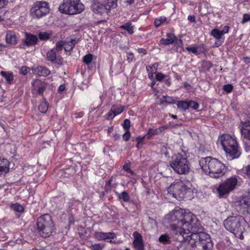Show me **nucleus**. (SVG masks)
I'll return each mask as SVG.
<instances>
[{
    "label": "nucleus",
    "instance_id": "1",
    "mask_svg": "<svg viewBox=\"0 0 250 250\" xmlns=\"http://www.w3.org/2000/svg\"><path fill=\"white\" fill-rule=\"evenodd\" d=\"M166 221L169 223L174 235L190 233L193 230H202V228L195 216L185 210L175 208L165 216Z\"/></svg>",
    "mask_w": 250,
    "mask_h": 250
},
{
    "label": "nucleus",
    "instance_id": "2",
    "mask_svg": "<svg viewBox=\"0 0 250 250\" xmlns=\"http://www.w3.org/2000/svg\"><path fill=\"white\" fill-rule=\"evenodd\" d=\"M175 238L181 243L178 250H211L213 243L210 236L202 230H193L190 233L174 235Z\"/></svg>",
    "mask_w": 250,
    "mask_h": 250
},
{
    "label": "nucleus",
    "instance_id": "3",
    "mask_svg": "<svg viewBox=\"0 0 250 250\" xmlns=\"http://www.w3.org/2000/svg\"><path fill=\"white\" fill-rule=\"evenodd\" d=\"M194 189L189 181L176 180L167 188V192L179 200H190L193 197Z\"/></svg>",
    "mask_w": 250,
    "mask_h": 250
},
{
    "label": "nucleus",
    "instance_id": "4",
    "mask_svg": "<svg viewBox=\"0 0 250 250\" xmlns=\"http://www.w3.org/2000/svg\"><path fill=\"white\" fill-rule=\"evenodd\" d=\"M199 165L205 173L213 178H219L226 172L225 166L216 158H202L199 161Z\"/></svg>",
    "mask_w": 250,
    "mask_h": 250
},
{
    "label": "nucleus",
    "instance_id": "5",
    "mask_svg": "<svg viewBox=\"0 0 250 250\" xmlns=\"http://www.w3.org/2000/svg\"><path fill=\"white\" fill-rule=\"evenodd\" d=\"M218 142L222 146L228 159L232 160L239 157L240 152L237 143L230 135L224 134L221 136Z\"/></svg>",
    "mask_w": 250,
    "mask_h": 250
},
{
    "label": "nucleus",
    "instance_id": "6",
    "mask_svg": "<svg viewBox=\"0 0 250 250\" xmlns=\"http://www.w3.org/2000/svg\"><path fill=\"white\" fill-rule=\"evenodd\" d=\"M170 166L174 171L180 175H187L190 169V163L182 154H178L172 157Z\"/></svg>",
    "mask_w": 250,
    "mask_h": 250
},
{
    "label": "nucleus",
    "instance_id": "7",
    "mask_svg": "<svg viewBox=\"0 0 250 250\" xmlns=\"http://www.w3.org/2000/svg\"><path fill=\"white\" fill-rule=\"evenodd\" d=\"M84 9V5L80 0H64L59 7L61 13L72 15L80 14Z\"/></svg>",
    "mask_w": 250,
    "mask_h": 250
},
{
    "label": "nucleus",
    "instance_id": "8",
    "mask_svg": "<svg viewBox=\"0 0 250 250\" xmlns=\"http://www.w3.org/2000/svg\"><path fill=\"white\" fill-rule=\"evenodd\" d=\"M37 228L42 237L50 236L54 230V225L51 216L48 214L40 216L37 220Z\"/></svg>",
    "mask_w": 250,
    "mask_h": 250
},
{
    "label": "nucleus",
    "instance_id": "9",
    "mask_svg": "<svg viewBox=\"0 0 250 250\" xmlns=\"http://www.w3.org/2000/svg\"><path fill=\"white\" fill-rule=\"evenodd\" d=\"M244 221V218L241 216H230L224 221V225L225 228L230 232L238 233L242 232L243 227L241 224Z\"/></svg>",
    "mask_w": 250,
    "mask_h": 250
},
{
    "label": "nucleus",
    "instance_id": "10",
    "mask_svg": "<svg viewBox=\"0 0 250 250\" xmlns=\"http://www.w3.org/2000/svg\"><path fill=\"white\" fill-rule=\"evenodd\" d=\"M50 12L49 4L43 1H36L30 9V15L34 19H40Z\"/></svg>",
    "mask_w": 250,
    "mask_h": 250
},
{
    "label": "nucleus",
    "instance_id": "11",
    "mask_svg": "<svg viewBox=\"0 0 250 250\" xmlns=\"http://www.w3.org/2000/svg\"><path fill=\"white\" fill-rule=\"evenodd\" d=\"M238 180L237 176H233L227 179L217 189L219 195L223 196L234 190L238 184Z\"/></svg>",
    "mask_w": 250,
    "mask_h": 250
},
{
    "label": "nucleus",
    "instance_id": "12",
    "mask_svg": "<svg viewBox=\"0 0 250 250\" xmlns=\"http://www.w3.org/2000/svg\"><path fill=\"white\" fill-rule=\"evenodd\" d=\"M236 209L243 214H250V193L243 197L236 205Z\"/></svg>",
    "mask_w": 250,
    "mask_h": 250
},
{
    "label": "nucleus",
    "instance_id": "13",
    "mask_svg": "<svg viewBox=\"0 0 250 250\" xmlns=\"http://www.w3.org/2000/svg\"><path fill=\"white\" fill-rule=\"evenodd\" d=\"M239 128L243 139L250 141V121H242Z\"/></svg>",
    "mask_w": 250,
    "mask_h": 250
},
{
    "label": "nucleus",
    "instance_id": "14",
    "mask_svg": "<svg viewBox=\"0 0 250 250\" xmlns=\"http://www.w3.org/2000/svg\"><path fill=\"white\" fill-rule=\"evenodd\" d=\"M133 236L134 238L133 242L134 247L137 250H144V245L143 243L142 235L138 231H134L133 233Z\"/></svg>",
    "mask_w": 250,
    "mask_h": 250
},
{
    "label": "nucleus",
    "instance_id": "15",
    "mask_svg": "<svg viewBox=\"0 0 250 250\" xmlns=\"http://www.w3.org/2000/svg\"><path fill=\"white\" fill-rule=\"evenodd\" d=\"M32 86L33 90L37 91L38 93L40 95L43 94L46 87V84L38 79L34 80L32 83Z\"/></svg>",
    "mask_w": 250,
    "mask_h": 250
},
{
    "label": "nucleus",
    "instance_id": "16",
    "mask_svg": "<svg viewBox=\"0 0 250 250\" xmlns=\"http://www.w3.org/2000/svg\"><path fill=\"white\" fill-rule=\"evenodd\" d=\"M94 236L98 241H102L108 239H114L116 238V234L112 232H104L100 231L95 232Z\"/></svg>",
    "mask_w": 250,
    "mask_h": 250
},
{
    "label": "nucleus",
    "instance_id": "17",
    "mask_svg": "<svg viewBox=\"0 0 250 250\" xmlns=\"http://www.w3.org/2000/svg\"><path fill=\"white\" fill-rule=\"evenodd\" d=\"M32 70L35 75L44 77L47 76L50 73L49 69L42 66L34 65L32 68Z\"/></svg>",
    "mask_w": 250,
    "mask_h": 250
},
{
    "label": "nucleus",
    "instance_id": "18",
    "mask_svg": "<svg viewBox=\"0 0 250 250\" xmlns=\"http://www.w3.org/2000/svg\"><path fill=\"white\" fill-rule=\"evenodd\" d=\"M91 7L94 13L98 14H102L106 12L107 10H110L106 8L105 4L104 5L103 4L98 1H94L92 4Z\"/></svg>",
    "mask_w": 250,
    "mask_h": 250
},
{
    "label": "nucleus",
    "instance_id": "19",
    "mask_svg": "<svg viewBox=\"0 0 250 250\" xmlns=\"http://www.w3.org/2000/svg\"><path fill=\"white\" fill-rule=\"evenodd\" d=\"M5 41L7 43L10 45L16 44L17 43V37L14 31L8 30L6 32Z\"/></svg>",
    "mask_w": 250,
    "mask_h": 250
},
{
    "label": "nucleus",
    "instance_id": "20",
    "mask_svg": "<svg viewBox=\"0 0 250 250\" xmlns=\"http://www.w3.org/2000/svg\"><path fill=\"white\" fill-rule=\"evenodd\" d=\"M211 35L218 40L215 43L216 46L220 45L224 41V38L222 37V32L218 29L215 28L211 30Z\"/></svg>",
    "mask_w": 250,
    "mask_h": 250
},
{
    "label": "nucleus",
    "instance_id": "21",
    "mask_svg": "<svg viewBox=\"0 0 250 250\" xmlns=\"http://www.w3.org/2000/svg\"><path fill=\"white\" fill-rule=\"evenodd\" d=\"M9 162L4 158H0V175H5L9 169Z\"/></svg>",
    "mask_w": 250,
    "mask_h": 250
},
{
    "label": "nucleus",
    "instance_id": "22",
    "mask_svg": "<svg viewBox=\"0 0 250 250\" xmlns=\"http://www.w3.org/2000/svg\"><path fill=\"white\" fill-rule=\"evenodd\" d=\"M166 37V39H162L160 40V44L163 45H168L174 43L176 40L175 36L173 34L170 33H167Z\"/></svg>",
    "mask_w": 250,
    "mask_h": 250
},
{
    "label": "nucleus",
    "instance_id": "23",
    "mask_svg": "<svg viewBox=\"0 0 250 250\" xmlns=\"http://www.w3.org/2000/svg\"><path fill=\"white\" fill-rule=\"evenodd\" d=\"M26 39L25 43L27 46H32L35 45L38 42V38L32 34L27 33H25Z\"/></svg>",
    "mask_w": 250,
    "mask_h": 250
},
{
    "label": "nucleus",
    "instance_id": "24",
    "mask_svg": "<svg viewBox=\"0 0 250 250\" xmlns=\"http://www.w3.org/2000/svg\"><path fill=\"white\" fill-rule=\"evenodd\" d=\"M0 74L4 77L8 84H11L14 80V76L12 72L1 71Z\"/></svg>",
    "mask_w": 250,
    "mask_h": 250
},
{
    "label": "nucleus",
    "instance_id": "25",
    "mask_svg": "<svg viewBox=\"0 0 250 250\" xmlns=\"http://www.w3.org/2000/svg\"><path fill=\"white\" fill-rule=\"evenodd\" d=\"M118 0H104V3L107 9H114L117 6Z\"/></svg>",
    "mask_w": 250,
    "mask_h": 250
},
{
    "label": "nucleus",
    "instance_id": "26",
    "mask_svg": "<svg viewBox=\"0 0 250 250\" xmlns=\"http://www.w3.org/2000/svg\"><path fill=\"white\" fill-rule=\"evenodd\" d=\"M158 67V63H153L151 65H146V69L148 73L149 77L152 76L153 74L156 73Z\"/></svg>",
    "mask_w": 250,
    "mask_h": 250
},
{
    "label": "nucleus",
    "instance_id": "27",
    "mask_svg": "<svg viewBox=\"0 0 250 250\" xmlns=\"http://www.w3.org/2000/svg\"><path fill=\"white\" fill-rule=\"evenodd\" d=\"M159 241L163 244H168L171 242V238L167 234H162L159 238Z\"/></svg>",
    "mask_w": 250,
    "mask_h": 250
},
{
    "label": "nucleus",
    "instance_id": "28",
    "mask_svg": "<svg viewBox=\"0 0 250 250\" xmlns=\"http://www.w3.org/2000/svg\"><path fill=\"white\" fill-rule=\"evenodd\" d=\"M124 109V106L113 105L111 107V111L114 112V116H116L121 113Z\"/></svg>",
    "mask_w": 250,
    "mask_h": 250
},
{
    "label": "nucleus",
    "instance_id": "29",
    "mask_svg": "<svg viewBox=\"0 0 250 250\" xmlns=\"http://www.w3.org/2000/svg\"><path fill=\"white\" fill-rule=\"evenodd\" d=\"M168 21L167 18L164 16H162L156 18L154 21V25L156 27H159L164 23H167Z\"/></svg>",
    "mask_w": 250,
    "mask_h": 250
},
{
    "label": "nucleus",
    "instance_id": "30",
    "mask_svg": "<svg viewBox=\"0 0 250 250\" xmlns=\"http://www.w3.org/2000/svg\"><path fill=\"white\" fill-rule=\"evenodd\" d=\"M121 29L126 30L129 34L134 33V27L130 22H127L120 26Z\"/></svg>",
    "mask_w": 250,
    "mask_h": 250
},
{
    "label": "nucleus",
    "instance_id": "31",
    "mask_svg": "<svg viewBox=\"0 0 250 250\" xmlns=\"http://www.w3.org/2000/svg\"><path fill=\"white\" fill-rule=\"evenodd\" d=\"M177 105L178 108L183 111H186L189 108L188 102L179 101Z\"/></svg>",
    "mask_w": 250,
    "mask_h": 250
},
{
    "label": "nucleus",
    "instance_id": "32",
    "mask_svg": "<svg viewBox=\"0 0 250 250\" xmlns=\"http://www.w3.org/2000/svg\"><path fill=\"white\" fill-rule=\"evenodd\" d=\"M104 247V244L97 243L93 244V243H91V245L89 246V248L91 250H103Z\"/></svg>",
    "mask_w": 250,
    "mask_h": 250
},
{
    "label": "nucleus",
    "instance_id": "33",
    "mask_svg": "<svg viewBox=\"0 0 250 250\" xmlns=\"http://www.w3.org/2000/svg\"><path fill=\"white\" fill-rule=\"evenodd\" d=\"M46 56L48 61L54 62L56 59V53L53 49L47 52Z\"/></svg>",
    "mask_w": 250,
    "mask_h": 250
},
{
    "label": "nucleus",
    "instance_id": "34",
    "mask_svg": "<svg viewBox=\"0 0 250 250\" xmlns=\"http://www.w3.org/2000/svg\"><path fill=\"white\" fill-rule=\"evenodd\" d=\"M48 105L46 101H42L39 106V110L42 113H45L48 109Z\"/></svg>",
    "mask_w": 250,
    "mask_h": 250
},
{
    "label": "nucleus",
    "instance_id": "35",
    "mask_svg": "<svg viewBox=\"0 0 250 250\" xmlns=\"http://www.w3.org/2000/svg\"><path fill=\"white\" fill-rule=\"evenodd\" d=\"M75 45V43L73 41L70 42H64V49L66 52L71 50Z\"/></svg>",
    "mask_w": 250,
    "mask_h": 250
},
{
    "label": "nucleus",
    "instance_id": "36",
    "mask_svg": "<svg viewBox=\"0 0 250 250\" xmlns=\"http://www.w3.org/2000/svg\"><path fill=\"white\" fill-rule=\"evenodd\" d=\"M118 197L120 199H123L126 202H129L130 200V197L127 192L125 191L122 192L121 194L119 195Z\"/></svg>",
    "mask_w": 250,
    "mask_h": 250
},
{
    "label": "nucleus",
    "instance_id": "37",
    "mask_svg": "<svg viewBox=\"0 0 250 250\" xmlns=\"http://www.w3.org/2000/svg\"><path fill=\"white\" fill-rule=\"evenodd\" d=\"M164 102L172 104L175 103V100L172 97L165 96L161 99V103H163Z\"/></svg>",
    "mask_w": 250,
    "mask_h": 250
},
{
    "label": "nucleus",
    "instance_id": "38",
    "mask_svg": "<svg viewBox=\"0 0 250 250\" xmlns=\"http://www.w3.org/2000/svg\"><path fill=\"white\" fill-rule=\"evenodd\" d=\"M11 207L13 210L19 212H21L24 210L23 207L18 203L12 204Z\"/></svg>",
    "mask_w": 250,
    "mask_h": 250
},
{
    "label": "nucleus",
    "instance_id": "39",
    "mask_svg": "<svg viewBox=\"0 0 250 250\" xmlns=\"http://www.w3.org/2000/svg\"><path fill=\"white\" fill-rule=\"evenodd\" d=\"M94 58H95V57L91 54H88L83 57V62H91L94 60Z\"/></svg>",
    "mask_w": 250,
    "mask_h": 250
},
{
    "label": "nucleus",
    "instance_id": "40",
    "mask_svg": "<svg viewBox=\"0 0 250 250\" xmlns=\"http://www.w3.org/2000/svg\"><path fill=\"white\" fill-rule=\"evenodd\" d=\"M50 37V34L45 32H41L39 34V37L41 40H47Z\"/></svg>",
    "mask_w": 250,
    "mask_h": 250
},
{
    "label": "nucleus",
    "instance_id": "41",
    "mask_svg": "<svg viewBox=\"0 0 250 250\" xmlns=\"http://www.w3.org/2000/svg\"><path fill=\"white\" fill-rule=\"evenodd\" d=\"M189 107H191L193 109H197L199 107V104L195 102L190 101H188Z\"/></svg>",
    "mask_w": 250,
    "mask_h": 250
},
{
    "label": "nucleus",
    "instance_id": "42",
    "mask_svg": "<svg viewBox=\"0 0 250 250\" xmlns=\"http://www.w3.org/2000/svg\"><path fill=\"white\" fill-rule=\"evenodd\" d=\"M187 50L194 54H197L199 53L198 47L196 46L188 47L186 48Z\"/></svg>",
    "mask_w": 250,
    "mask_h": 250
},
{
    "label": "nucleus",
    "instance_id": "43",
    "mask_svg": "<svg viewBox=\"0 0 250 250\" xmlns=\"http://www.w3.org/2000/svg\"><path fill=\"white\" fill-rule=\"evenodd\" d=\"M30 70V68L27 66H23L20 69V73L23 75H26Z\"/></svg>",
    "mask_w": 250,
    "mask_h": 250
},
{
    "label": "nucleus",
    "instance_id": "44",
    "mask_svg": "<svg viewBox=\"0 0 250 250\" xmlns=\"http://www.w3.org/2000/svg\"><path fill=\"white\" fill-rule=\"evenodd\" d=\"M243 170L247 176L250 179V165L244 167Z\"/></svg>",
    "mask_w": 250,
    "mask_h": 250
},
{
    "label": "nucleus",
    "instance_id": "45",
    "mask_svg": "<svg viewBox=\"0 0 250 250\" xmlns=\"http://www.w3.org/2000/svg\"><path fill=\"white\" fill-rule=\"evenodd\" d=\"M233 89V86L231 84H228L224 85L223 89L224 91L227 92L228 93L230 92Z\"/></svg>",
    "mask_w": 250,
    "mask_h": 250
},
{
    "label": "nucleus",
    "instance_id": "46",
    "mask_svg": "<svg viewBox=\"0 0 250 250\" xmlns=\"http://www.w3.org/2000/svg\"><path fill=\"white\" fill-rule=\"evenodd\" d=\"M167 77V75H165L161 73H158L156 74V79L158 81H161Z\"/></svg>",
    "mask_w": 250,
    "mask_h": 250
},
{
    "label": "nucleus",
    "instance_id": "47",
    "mask_svg": "<svg viewBox=\"0 0 250 250\" xmlns=\"http://www.w3.org/2000/svg\"><path fill=\"white\" fill-rule=\"evenodd\" d=\"M157 133V130H153V129H150L147 133V134L146 135L147 138H149L151 136L155 135Z\"/></svg>",
    "mask_w": 250,
    "mask_h": 250
},
{
    "label": "nucleus",
    "instance_id": "48",
    "mask_svg": "<svg viewBox=\"0 0 250 250\" xmlns=\"http://www.w3.org/2000/svg\"><path fill=\"white\" fill-rule=\"evenodd\" d=\"M168 167L167 165L165 163V162H161L159 164L158 169V170L161 172L162 173L163 171L161 168H167Z\"/></svg>",
    "mask_w": 250,
    "mask_h": 250
},
{
    "label": "nucleus",
    "instance_id": "49",
    "mask_svg": "<svg viewBox=\"0 0 250 250\" xmlns=\"http://www.w3.org/2000/svg\"><path fill=\"white\" fill-rule=\"evenodd\" d=\"M130 122L128 119H125L123 124V127L125 129L128 130L130 127Z\"/></svg>",
    "mask_w": 250,
    "mask_h": 250
},
{
    "label": "nucleus",
    "instance_id": "50",
    "mask_svg": "<svg viewBox=\"0 0 250 250\" xmlns=\"http://www.w3.org/2000/svg\"><path fill=\"white\" fill-rule=\"evenodd\" d=\"M130 137V133L128 130L126 131L125 134L123 135V139L125 141H127L129 140Z\"/></svg>",
    "mask_w": 250,
    "mask_h": 250
},
{
    "label": "nucleus",
    "instance_id": "51",
    "mask_svg": "<svg viewBox=\"0 0 250 250\" xmlns=\"http://www.w3.org/2000/svg\"><path fill=\"white\" fill-rule=\"evenodd\" d=\"M64 42L62 41L58 42L56 45L57 49L61 50L62 47L64 46Z\"/></svg>",
    "mask_w": 250,
    "mask_h": 250
},
{
    "label": "nucleus",
    "instance_id": "52",
    "mask_svg": "<svg viewBox=\"0 0 250 250\" xmlns=\"http://www.w3.org/2000/svg\"><path fill=\"white\" fill-rule=\"evenodd\" d=\"M250 21V15L247 14H245L243 15L242 23H245Z\"/></svg>",
    "mask_w": 250,
    "mask_h": 250
},
{
    "label": "nucleus",
    "instance_id": "53",
    "mask_svg": "<svg viewBox=\"0 0 250 250\" xmlns=\"http://www.w3.org/2000/svg\"><path fill=\"white\" fill-rule=\"evenodd\" d=\"M8 3V0H0V9L4 8Z\"/></svg>",
    "mask_w": 250,
    "mask_h": 250
},
{
    "label": "nucleus",
    "instance_id": "54",
    "mask_svg": "<svg viewBox=\"0 0 250 250\" xmlns=\"http://www.w3.org/2000/svg\"><path fill=\"white\" fill-rule=\"evenodd\" d=\"M161 152L165 155L166 157L168 156L169 152L167 149V147L163 146L161 148Z\"/></svg>",
    "mask_w": 250,
    "mask_h": 250
},
{
    "label": "nucleus",
    "instance_id": "55",
    "mask_svg": "<svg viewBox=\"0 0 250 250\" xmlns=\"http://www.w3.org/2000/svg\"><path fill=\"white\" fill-rule=\"evenodd\" d=\"M123 168L125 170L128 171L130 173H132V170L130 168V165L129 164H125L123 166Z\"/></svg>",
    "mask_w": 250,
    "mask_h": 250
},
{
    "label": "nucleus",
    "instance_id": "56",
    "mask_svg": "<svg viewBox=\"0 0 250 250\" xmlns=\"http://www.w3.org/2000/svg\"><path fill=\"white\" fill-rule=\"evenodd\" d=\"M229 27L228 26H225L224 27L222 30H221V32H222L223 35L226 33H228L229 32Z\"/></svg>",
    "mask_w": 250,
    "mask_h": 250
},
{
    "label": "nucleus",
    "instance_id": "57",
    "mask_svg": "<svg viewBox=\"0 0 250 250\" xmlns=\"http://www.w3.org/2000/svg\"><path fill=\"white\" fill-rule=\"evenodd\" d=\"M115 116H114V112L111 111V109L108 114V119H112Z\"/></svg>",
    "mask_w": 250,
    "mask_h": 250
},
{
    "label": "nucleus",
    "instance_id": "58",
    "mask_svg": "<svg viewBox=\"0 0 250 250\" xmlns=\"http://www.w3.org/2000/svg\"><path fill=\"white\" fill-rule=\"evenodd\" d=\"M188 20L191 21V22H193L195 21V18L194 17V16H189L188 17Z\"/></svg>",
    "mask_w": 250,
    "mask_h": 250
},
{
    "label": "nucleus",
    "instance_id": "59",
    "mask_svg": "<svg viewBox=\"0 0 250 250\" xmlns=\"http://www.w3.org/2000/svg\"><path fill=\"white\" fill-rule=\"evenodd\" d=\"M245 149H246V151H249L250 150V145L247 146V144H246V143L245 142Z\"/></svg>",
    "mask_w": 250,
    "mask_h": 250
},
{
    "label": "nucleus",
    "instance_id": "60",
    "mask_svg": "<svg viewBox=\"0 0 250 250\" xmlns=\"http://www.w3.org/2000/svg\"><path fill=\"white\" fill-rule=\"evenodd\" d=\"M144 138H145L144 136L143 137H139L137 138V140L138 141V142L139 143H140L142 141H143V140L144 139Z\"/></svg>",
    "mask_w": 250,
    "mask_h": 250
},
{
    "label": "nucleus",
    "instance_id": "61",
    "mask_svg": "<svg viewBox=\"0 0 250 250\" xmlns=\"http://www.w3.org/2000/svg\"><path fill=\"white\" fill-rule=\"evenodd\" d=\"M138 50V52L140 53H143L144 54H146V50L143 48H139Z\"/></svg>",
    "mask_w": 250,
    "mask_h": 250
},
{
    "label": "nucleus",
    "instance_id": "62",
    "mask_svg": "<svg viewBox=\"0 0 250 250\" xmlns=\"http://www.w3.org/2000/svg\"><path fill=\"white\" fill-rule=\"evenodd\" d=\"M65 89V87L63 85H61L59 87V90L60 91H63Z\"/></svg>",
    "mask_w": 250,
    "mask_h": 250
},
{
    "label": "nucleus",
    "instance_id": "63",
    "mask_svg": "<svg viewBox=\"0 0 250 250\" xmlns=\"http://www.w3.org/2000/svg\"><path fill=\"white\" fill-rule=\"evenodd\" d=\"M113 138H114V140H118L120 138V135L118 134H116L114 135Z\"/></svg>",
    "mask_w": 250,
    "mask_h": 250
},
{
    "label": "nucleus",
    "instance_id": "64",
    "mask_svg": "<svg viewBox=\"0 0 250 250\" xmlns=\"http://www.w3.org/2000/svg\"><path fill=\"white\" fill-rule=\"evenodd\" d=\"M165 83L168 86L170 85V81L169 79H167L165 80Z\"/></svg>",
    "mask_w": 250,
    "mask_h": 250
}]
</instances>
